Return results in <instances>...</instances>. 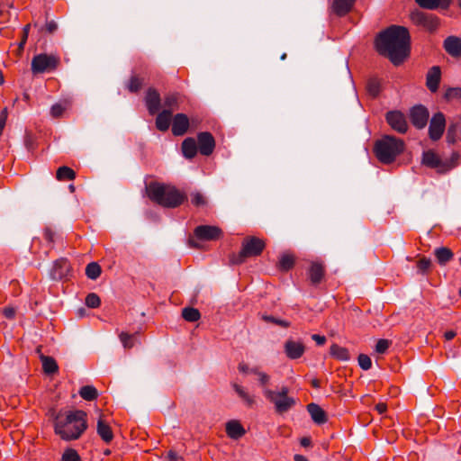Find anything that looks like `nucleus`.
<instances>
[{"label": "nucleus", "instance_id": "nucleus-9", "mask_svg": "<svg viewBox=\"0 0 461 461\" xmlns=\"http://www.w3.org/2000/svg\"><path fill=\"white\" fill-rule=\"evenodd\" d=\"M422 163L428 167L437 169L438 173H447L455 167V163L444 162L439 156L432 150L422 155Z\"/></svg>", "mask_w": 461, "mask_h": 461}, {"label": "nucleus", "instance_id": "nucleus-6", "mask_svg": "<svg viewBox=\"0 0 461 461\" xmlns=\"http://www.w3.org/2000/svg\"><path fill=\"white\" fill-rule=\"evenodd\" d=\"M288 393L286 386H283L278 392L267 388L264 390L265 397L275 405L276 411L279 414L288 411L295 405L294 398L289 397Z\"/></svg>", "mask_w": 461, "mask_h": 461}, {"label": "nucleus", "instance_id": "nucleus-13", "mask_svg": "<svg viewBox=\"0 0 461 461\" xmlns=\"http://www.w3.org/2000/svg\"><path fill=\"white\" fill-rule=\"evenodd\" d=\"M429 117V111L424 105H415L410 111L411 122L417 129H423L428 123Z\"/></svg>", "mask_w": 461, "mask_h": 461}, {"label": "nucleus", "instance_id": "nucleus-7", "mask_svg": "<svg viewBox=\"0 0 461 461\" xmlns=\"http://www.w3.org/2000/svg\"><path fill=\"white\" fill-rule=\"evenodd\" d=\"M60 64V59L53 54L41 53L32 58L31 69L33 74H42L57 69Z\"/></svg>", "mask_w": 461, "mask_h": 461}, {"label": "nucleus", "instance_id": "nucleus-14", "mask_svg": "<svg viewBox=\"0 0 461 461\" xmlns=\"http://www.w3.org/2000/svg\"><path fill=\"white\" fill-rule=\"evenodd\" d=\"M197 148L203 156H210L215 149V140L212 133L203 131L197 134Z\"/></svg>", "mask_w": 461, "mask_h": 461}, {"label": "nucleus", "instance_id": "nucleus-44", "mask_svg": "<svg viewBox=\"0 0 461 461\" xmlns=\"http://www.w3.org/2000/svg\"><path fill=\"white\" fill-rule=\"evenodd\" d=\"M420 7L435 10L438 7L441 8V0H415Z\"/></svg>", "mask_w": 461, "mask_h": 461}, {"label": "nucleus", "instance_id": "nucleus-34", "mask_svg": "<svg viewBox=\"0 0 461 461\" xmlns=\"http://www.w3.org/2000/svg\"><path fill=\"white\" fill-rule=\"evenodd\" d=\"M56 178L59 181H68L76 178V172L67 166L59 167L56 172Z\"/></svg>", "mask_w": 461, "mask_h": 461}, {"label": "nucleus", "instance_id": "nucleus-21", "mask_svg": "<svg viewBox=\"0 0 461 461\" xmlns=\"http://www.w3.org/2000/svg\"><path fill=\"white\" fill-rule=\"evenodd\" d=\"M440 79H441L440 68L438 66L432 67L428 71V74L426 77V86H427L428 89L432 93L437 92L438 89Z\"/></svg>", "mask_w": 461, "mask_h": 461}, {"label": "nucleus", "instance_id": "nucleus-28", "mask_svg": "<svg viewBox=\"0 0 461 461\" xmlns=\"http://www.w3.org/2000/svg\"><path fill=\"white\" fill-rule=\"evenodd\" d=\"M172 113L170 110H163L156 118V128L160 131H167L170 126Z\"/></svg>", "mask_w": 461, "mask_h": 461}, {"label": "nucleus", "instance_id": "nucleus-25", "mask_svg": "<svg viewBox=\"0 0 461 461\" xmlns=\"http://www.w3.org/2000/svg\"><path fill=\"white\" fill-rule=\"evenodd\" d=\"M97 434L105 442L110 443L113 439V433L110 425L104 420L103 415H100L97 420Z\"/></svg>", "mask_w": 461, "mask_h": 461}, {"label": "nucleus", "instance_id": "nucleus-49", "mask_svg": "<svg viewBox=\"0 0 461 461\" xmlns=\"http://www.w3.org/2000/svg\"><path fill=\"white\" fill-rule=\"evenodd\" d=\"M444 97L445 99H447V101H451V100H457V99H461V87H450L448 88L445 95H444Z\"/></svg>", "mask_w": 461, "mask_h": 461}, {"label": "nucleus", "instance_id": "nucleus-59", "mask_svg": "<svg viewBox=\"0 0 461 461\" xmlns=\"http://www.w3.org/2000/svg\"><path fill=\"white\" fill-rule=\"evenodd\" d=\"M375 408L380 414H383L387 411V405L384 402L377 403Z\"/></svg>", "mask_w": 461, "mask_h": 461}, {"label": "nucleus", "instance_id": "nucleus-18", "mask_svg": "<svg viewBox=\"0 0 461 461\" xmlns=\"http://www.w3.org/2000/svg\"><path fill=\"white\" fill-rule=\"evenodd\" d=\"M286 357L290 359L300 358L305 351V346L301 341L287 339L284 345Z\"/></svg>", "mask_w": 461, "mask_h": 461}, {"label": "nucleus", "instance_id": "nucleus-48", "mask_svg": "<svg viewBox=\"0 0 461 461\" xmlns=\"http://www.w3.org/2000/svg\"><path fill=\"white\" fill-rule=\"evenodd\" d=\"M86 304L89 308H97L101 304V299L95 293L88 294L86 297Z\"/></svg>", "mask_w": 461, "mask_h": 461}, {"label": "nucleus", "instance_id": "nucleus-22", "mask_svg": "<svg viewBox=\"0 0 461 461\" xmlns=\"http://www.w3.org/2000/svg\"><path fill=\"white\" fill-rule=\"evenodd\" d=\"M355 2L356 0H333L331 9L336 15L342 17L351 11Z\"/></svg>", "mask_w": 461, "mask_h": 461}, {"label": "nucleus", "instance_id": "nucleus-15", "mask_svg": "<svg viewBox=\"0 0 461 461\" xmlns=\"http://www.w3.org/2000/svg\"><path fill=\"white\" fill-rule=\"evenodd\" d=\"M190 126V122L186 114L176 113L172 119V134L174 136L185 135Z\"/></svg>", "mask_w": 461, "mask_h": 461}, {"label": "nucleus", "instance_id": "nucleus-20", "mask_svg": "<svg viewBox=\"0 0 461 461\" xmlns=\"http://www.w3.org/2000/svg\"><path fill=\"white\" fill-rule=\"evenodd\" d=\"M444 50L453 58H461V39L456 36H448L443 42Z\"/></svg>", "mask_w": 461, "mask_h": 461}, {"label": "nucleus", "instance_id": "nucleus-10", "mask_svg": "<svg viewBox=\"0 0 461 461\" xmlns=\"http://www.w3.org/2000/svg\"><path fill=\"white\" fill-rule=\"evenodd\" d=\"M446 128V119L445 115L438 112L435 113L430 119L429 126V139L436 141L438 140L445 131Z\"/></svg>", "mask_w": 461, "mask_h": 461}, {"label": "nucleus", "instance_id": "nucleus-58", "mask_svg": "<svg viewBox=\"0 0 461 461\" xmlns=\"http://www.w3.org/2000/svg\"><path fill=\"white\" fill-rule=\"evenodd\" d=\"M312 339L320 346L324 345L325 342H326L325 336H321V335H319V334H313L312 336Z\"/></svg>", "mask_w": 461, "mask_h": 461}, {"label": "nucleus", "instance_id": "nucleus-30", "mask_svg": "<svg viewBox=\"0 0 461 461\" xmlns=\"http://www.w3.org/2000/svg\"><path fill=\"white\" fill-rule=\"evenodd\" d=\"M40 359L42 364L43 372L47 375H53L58 372L59 366L56 360L52 357L41 355Z\"/></svg>", "mask_w": 461, "mask_h": 461}, {"label": "nucleus", "instance_id": "nucleus-40", "mask_svg": "<svg viewBox=\"0 0 461 461\" xmlns=\"http://www.w3.org/2000/svg\"><path fill=\"white\" fill-rule=\"evenodd\" d=\"M101 273V267L96 262H91L86 267V275L89 279H97L100 276Z\"/></svg>", "mask_w": 461, "mask_h": 461}, {"label": "nucleus", "instance_id": "nucleus-37", "mask_svg": "<svg viewBox=\"0 0 461 461\" xmlns=\"http://www.w3.org/2000/svg\"><path fill=\"white\" fill-rule=\"evenodd\" d=\"M182 317L190 322L197 321L201 318L200 312L193 307H185L182 310Z\"/></svg>", "mask_w": 461, "mask_h": 461}, {"label": "nucleus", "instance_id": "nucleus-29", "mask_svg": "<svg viewBox=\"0 0 461 461\" xmlns=\"http://www.w3.org/2000/svg\"><path fill=\"white\" fill-rule=\"evenodd\" d=\"M182 152L185 158L191 159L195 157L198 148L194 139L186 138L181 145Z\"/></svg>", "mask_w": 461, "mask_h": 461}, {"label": "nucleus", "instance_id": "nucleus-47", "mask_svg": "<svg viewBox=\"0 0 461 461\" xmlns=\"http://www.w3.org/2000/svg\"><path fill=\"white\" fill-rule=\"evenodd\" d=\"M119 338L125 348H131L134 346V335L121 332Z\"/></svg>", "mask_w": 461, "mask_h": 461}, {"label": "nucleus", "instance_id": "nucleus-62", "mask_svg": "<svg viewBox=\"0 0 461 461\" xmlns=\"http://www.w3.org/2000/svg\"><path fill=\"white\" fill-rule=\"evenodd\" d=\"M456 333L454 330H447L444 333V337L447 340H451L456 337Z\"/></svg>", "mask_w": 461, "mask_h": 461}, {"label": "nucleus", "instance_id": "nucleus-55", "mask_svg": "<svg viewBox=\"0 0 461 461\" xmlns=\"http://www.w3.org/2000/svg\"><path fill=\"white\" fill-rule=\"evenodd\" d=\"M58 29V24L55 21H48L45 24V30L48 33L52 34Z\"/></svg>", "mask_w": 461, "mask_h": 461}, {"label": "nucleus", "instance_id": "nucleus-35", "mask_svg": "<svg viewBox=\"0 0 461 461\" xmlns=\"http://www.w3.org/2000/svg\"><path fill=\"white\" fill-rule=\"evenodd\" d=\"M78 393L81 396V398L89 402L95 400L98 396V392L96 388L93 385L82 386Z\"/></svg>", "mask_w": 461, "mask_h": 461}, {"label": "nucleus", "instance_id": "nucleus-57", "mask_svg": "<svg viewBox=\"0 0 461 461\" xmlns=\"http://www.w3.org/2000/svg\"><path fill=\"white\" fill-rule=\"evenodd\" d=\"M258 380L262 386H266L270 382V376L264 372L258 373Z\"/></svg>", "mask_w": 461, "mask_h": 461}, {"label": "nucleus", "instance_id": "nucleus-53", "mask_svg": "<svg viewBox=\"0 0 461 461\" xmlns=\"http://www.w3.org/2000/svg\"><path fill=\"white\" fill-rule=\"evenodd\" d=\"M391 342L388 339H381L375 345V351L379 354H384L389 348Z\"/></svg>", "mask_w": 461, "mask_h": 461}, {"label": "nucleus", "instance_id": "nucleus-38", "mask_svg": "<svg viewBox=\"0 0 461 461\" xmlns=\"http://www.w3.org/2000/svg\"><path fill=\"white\" fill-rule=\"evenodd\" d=\"M233 388L237 394L242 399V401L249 406L251 407L255 403L254 397L249 395L245 389L237 384H233Z\"/></svg>", "mask_w": 461, "mask_h": 461}, {"label": "nucleus", "instance_id": "nucleus-32", "mask_svg": "<svg viewBox=\"0 0 461 461\" xmlns=\"http://www.w3.org/2000/svg\"><path fill=\"white\" fill-rule=\"evenodd\" d=\"M330 354L338 360L348 361L350 358L349 352L346 348L338 344H332L330 348Z\"/></svg>", "mask_w": 461, "mask_h": 461}, {"label": "nucleus", "instance_id": "nucleus-56", "mask_svg": "<svg viewBox=\"0 0 461 461\" xmlns=\"http://www.w3.org/2000/svg\"><path fill=\"white\" fill-rule=\"evenodd\" d=\"M3 314L7 319H14L15 317V309L13 307H5L3 309Z\"/></svg>", "mask_w": 461, "mask_h": 461}, {"label": "nucleus", "instance_id": "nucleus-23", "mask_svg": "<svg viewBox=\"0 0 461 461\" xmlns=\"http://www.w3.org/2000/svg\"><path fill=\"white\" fill-rule=\"evenodd\" d=\"M226 434L232 439H239L246 434V430L240 421L231 420L226 423Z\"/></svg>", "mask_w": 461, "mask_h": 461}, {"label": "nucleus", "instance_id": "nucleus-60", "mask_svg": "<svg viewBox=\"0 0 461 461\" xmlns=\"http://www.w3.org/2000/svg\"><path fill=\"white\" fill-rule=\"evenodd\" d=\"M459 154L457 152H453L449 160H445L444 162L455 163V167L457 165L459 159Z\"/></svg>", "mask_w": 461, "mask_h": 461}, {"label": "nucleus", "instance_id": "nucleus-8", "mask_svg": "<svg viewBox=\"0 0 461 461\" xmlns=\"http://www.w3.org/2000/svg\"><path fill=\"white\" fill-rule=\"evenodd\" d=\"M410 19L413 24L420 26L429 32L437 31L439 26L438 17L418 9L411 13Z\"/></svg>", "mask_w": 461, "mask_h": 461}, {"label": "nucleus", "instance_id": "nucleus-63", "mask_svg": "<svg viewBox=\"0 0 461 461\" xmlns=\"http://www.w3.org/2000/svg\"><path fill=\"white\" fill-rule=\"evenodd\" d=\"M239 370L242 373H249L250 368L246 364H240Z\"/></svg>", "mask_w": 461, "mask_h": 461}, {"label": "nucleus", "instance_id": "nucleus-2", "mask_svg": "<svg viewBox=\"0 0 461 461\" xmlns=\"http://www.w3.org/2000/svg\"><path fill=\"white\" fill-rule=\"evenodd\" d=\"M54 432L65 441L78 439L87 429V414L82 410L52 411Z\"/></svg>", "mask_w": 461, "mask_h": 461}, {"label": "nucleus", "instance_id": "nucleus-3", "mask_svg": "<svg viewBox=\"0 0 461 461\" xmlns=\"http://www.w3.org/2000/svg\"><path fill=\"white\" fill-rule=\"evenodd\" d=\"M146 194L152 202L166 208L178 207L186 200V195L175 186L158 182L147 185Z\"/></svg>", "mask_w": 461, "mask_h": 461}, {"label": "nucleus", "instance_id": "nucleus-16", "mask_svg": "<svg viewBox=\"0 0 461 461\" xmlns=\"http://www.w3.org/2000/svg\"><path fill=\"white\" fill-rule=\"evenodd\" d=\"M145 104L149 114L154 115L158 113L161 104V97L155 88L149 87L147 90Z\"/></svg>", "mask_w": 461, "mask_h": 461}, {"label": "nucleus", "instance_id": "nucleus-41", "mask_svg": "<svg viewBox=\"0 0 461 461\" xmlns=\"http://www.w3.org/2000/svg\"><path fill=\"white\" fill-rule=\"evenodd\" d=\"M143 85V80L138 76H131L127 84V89L131 93H137L140 90Z\"/></svg>", "mask_w": 461, "mask_h": 461}, {"label": "nucleus", "instance_id": "nucleus-31", "mask_svg": "<svg viewBox=\"0 0 461 461\" xmlns=\"http://www.w3.org/2000/svg\"><path fill=\"white\" fill-rule=\"evenodd\" d=\"M434 254H435L438 263L441 266L446 265L454 257V254L451 251V249L447 247H441V248L436 249Z\"/></svg>", "mask_w": 461, "mask_h": 461}, {"label": "nucleus", "instance_id": "nucleus-36", "mask_svg": "<svg viewBox=\"0 0 461 461\" xmlns=\"http://www.w3.org/2000/svg\"><path fill=\"white\" fill-rule=\"evenodd\" d=\"M294 265V258L291 254H283L278 261V268L282 271L290 270Z\"/></svg>", "mask_w": 461, "mask_h": 461}, {"label": "nucleus", "instance_id": "nucleus-4", "mask_svg": "<svg viewBox=\"0 0 461 461\" xmlns=\"http://www.w3.org/2000/svg\"><path fill=\"white\" fill-rule=\"evenodd\" d=\"M404 141L399 138L385 135L376 140L374 152L377 159L383 164H391L404 150Z\"/></svg>", "mask_w": 461, "mask_h": 461}, {"label": "nucleus", "instance_id": "nucleus-26", "mask_svg": "<svg viewBox=\"0 0 461 461\" xmlns=\"http://www.w3.org/2000/svg\"><path fill=\"white\" fill-rule=\"evenodd\" d=\"M307 411L315 423L323 424L327 421L326 412L318 404L313 402L309 403L307 405Z\"/></svg>", "mask_w": 461, "mask_h": 461}, {"label": "nucleus", "instance_id": "nucleus-43", "mask_svg": "<svg viewBox=\"0 0 461 461\" xmlns=\"http://www.w3.org/2000/svg\"><path fill=\"white\" fill-rule=\"evenodd\" d=\"M43 236H44L45 240L49 244V249L50 250L53 249L54 243H55L56 238H57L56 231L54 230H52V228H50V227H46L43 230Z\"/></svg>", "mask_w": 461, "mask_h": 461}, {"label": "nucleus", "instance_id": "nucleus-51", "mask_svg": "<svg viewBox=\"0 0 461 461\" xmlns=\"http://www.w3.org/2000/svg\"><path fill=\"white\" fill-rule=\"evenodd\" d=\"M191 203L196 207L203 206L206 204V199L203 194L196 192L191 194Z\"/></svg>", "mask_w": 461, "mask_h": 461}, {"label": "nucleus", "instance_id": "nucleus-24", "mask_svg": "<svg viewBox=\"0 0 461 461\" xmlns=\"http://www.w3.org/2000/svg\"><path fill=\"white\" fill-rule=\"evenodd\" d=\"M446 139L449 144L461 140V119H456L450 122Z\"/></svg>", "mask_w": 461, "mask_h": 461}, {"label": "nucleus", "instance_id": "nucleus-46", "mask_svg": "<svg viewBox=\"0 0 461 461\" xmlns=\"http://www.w3.org/2000/svg\"><path fill=\"white\" fill-rule=\"evenodd\" d=\"M62 461H81L77 451L74 448H67L62 455Z\"/></svg>", "mask_w": 461, "mask_h": 461}, {"label": "nucleus", "instance_id": "nucleus-19", "mask_svg": "<svg viewBox=\"0 0 461 461\" xmlns=\"http://www.w3.org/2000/svg\"><path fill=\"white\" fill-rule=\"evenodd\" d=\"M72 106L73 98L71 96H65L50 107V115L55 119L60 118L67 111L70 110Z\"/></svg>", "mask_w": 461, "mask_h": 461}, {"label": "nucleus", "instance_id": "nucleus-50", "mask_svg": "<svg viewBox=\"0 0 461 461\" xmlns=\"http://www.w3.org/2000/svg\"><path fill=\"white\" fill-rule=\"evenodd\" d=\"M358 365L363 370H368L372 366L371 358L366 354H360L357 357Z\"/></svg>", "mask_w": 461, "mask_h": 461}, {"label": "nucleus", "instance_id": "nucleus-54", "mask_svg": "<svg viewBox=\"0 0 461 461\" xmlns=\"http://www.w3.org/2000/svg\"><path fill=\"white\" fill-rule=\"evenodd\" d=\"M7 117H8L7 108H4L0 112V136L3 134V131L6 124Z\"/></svg>", "mask_w": 461, "mask_h": 461}, {"label": "nucleus", "instance_id": "nucleus-27", "mask_svg": "<svg viewBox=\"0 0 461 461\" xmlns=\"http://www.w3.org/2000/svg\"><path fill=\"white\" fill-rule=\"evenodd\" d=\"M69 269V264L66 258H59L54 262L52 268V277L54 279L63 278Z\"/></svg>", "mask_w": 461, "mask_h": 461}, {"label": "nucleus", "instance_id": "nucleus-45", "mask_svg": "<svg viewBox=\"0 0 461 461\" xmlns=\"http://www.w3.org/2000/svg\"><path fill=\"white\" fill-rule=\"evenodd\" d=\"M262 320L265 321L266 322H270L275 325H278L282 328H289L291 325V323L289 321H287L285 320H281V319L276 318L272 315H263Z\"/></svg>", "mask_w": 461, "mask_h": 461}, {"label": "nucleus", "instance_id": "nucleus-17", "mask_svg": "<svg viewBox=\"0 0 461 461\" xmlns=\"http://www.w3.org/2000/svg\"><path fill=\"white\" fill-rule=\"evenodd\" d=\"M325 265L322 262H312L308 269V276L311 284L313 285L321 284L325 276Z\"/></svg>", "mask_w": 461, "mask_h": 461}, {"label": "nucleus", "instance_id": "nucleus-11", "mask_svg": "<svg viewBox=\"0 0 461 461\" xmlns=\"http://www.w3.org/2000/svg\"><path fill=\"white\" fill-rule=\"evenodd\" d=\"M385 119L390 127L402 134L408 131V122L404 114L400 111H390L386 113Z\"/></svg>", "mask_w": 461, "mask_h": 461}, {"label": "nucleus", "instance_id": "nucleus-33", "mask_svg": "<svg viewBox=\"0 0 461 461\" xmlns=\"http://www.w3.org/2000/svg\"><path fill=\"white\" fill-rule=\"evenodd\" d=\"M180 95L177 93H169L164 97L165 110H170L171 113L174 110L178 109Z\"/></svg>", "mask_w": 461, "mask_h": 461}, {"label": "nucleus", "instance_id": "nucleus-64", "mask_svg": "<svg viewBox=\"0 0 461 461\" xmlns=\"http://www.w3.org/2000/svg\"><path fill=\"white\" fill-rule=\"evenodd\" d=\"M294 461H308V459L302 455H295L294 456Z\"/></svg>", "mask_w": 461, "mask_h": 461}, {"label": "nucleus", "instance_id": "nucleus-39", "mask_svg": "<svg viewBox=\"0 0 461 461\" xmlns=\"http://www.w3.org/2000/svg\"><path fill=\"white\" fill-rule=\"evenodd\" d=\"M233 388L237 394L242 399V401L249 406L251 407L255 403L254 397L249 395L245 389L237 384H233Z\"/></svg>", "mask_w": 461, "mask_h": 461}, {"label": "nucleus", "instance_id": "nucleus-52", "mask_svg": "<svg viewBox=\"0 0 461 461\" xmlns=\"http://www.w3.org/2000/svg\"><path fill=\"white\" fill-rule=\"evenodd\" d=\"M431 265V261L429 258H422L417 262V267L419 271L422 274H425L429 271Z\"/></svg>", "mask_w": 461, "mask_h": 461}, {"label": "nucleus", "instance_id": "nucleus-1", "mask_svg": "<svg viewBox=\"0 0 461 461\" xmlns=\"http://www.w3.org/2000/svg\"><path fill=\"white\" fill-rule=\"evenodd\" d=\"M375 48L393 65H401L410 55L411 36L408 29L400 25L388 27L376 37Z\"/></svg>", "mask_w": 461, "mask_h": 461}, {"label": "nucleus", "instance_id": "nucleus-5", "mask_svg": "<svg viewBox=\"0 0 461 461\" xmlns=\"http://www.w3.org/2000/svg\"><path fill=\"white\" fill-rule=\"evenodd\" d=\"M266 247L263 240L257 237H247L242 240L241 249L238 254L230 257L232 265L242 264L246 258L259 256Z\"/></svg>", "mask_w": 461, "mask_h": 461}, {"label": "nucleus", "instance_id": "nucleus-61", "mask_svg": "<svg viewBox=\"0 0 461 461\" xmlns=\"http://www.w3.org/2000/svg\"><path fill=\"white\" fill-rule=\"evenodd\" d=\"M300 443L303 447H308L312 445L311 438L309 437H303L301 438Z\"/></svg>", "mask_w": 461, "mask_h": 461}, {"label": "nucleus", "instance_id": "nucleus-42", "mask_svg": "<svg viewBox=\"0 0 461 461\" xmlns=\"http://www.w3.org/2000/svg\"><path fill=\"white\" fill-rule=\"evenodd\" d=\"M366 90L368 94L376 97L380 93V81L377 78H370L366 83Z\"/></svg>", "mask_w": 461, "mask_h": 461}, {"label": "nucleus", "instance_id": "nucleus-12", "mask_svg": "<svg viewBox=\"0 0 461 461\" xmlns=\"http://www.w3.org/2000/svg\"><path fill=\"white\" fill-rule=\"evenodd\" d=\"M194 234L201 240H217L221 238L222 230L217 226L199 225L195 227Z\"/></svg>", "mask_w": 461, "mask_h": 461}]
</instances>
